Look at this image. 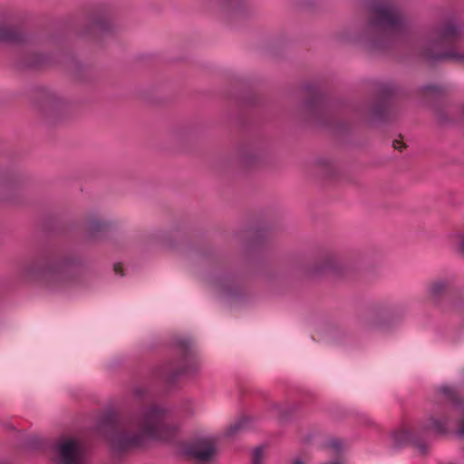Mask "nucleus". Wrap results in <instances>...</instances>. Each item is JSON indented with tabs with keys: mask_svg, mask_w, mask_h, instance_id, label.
<instances>
[{
	"mask_svg": "<svg viewBox=\"0 0 464 464\" xmlns=\"http://www.w3.org/2000/svg\"><path fill=\"white\" fill-rule=\"evenodd\" d=\"M136 394H137L138 396H140V390H136Z\"/></svg>",
	"mask_w": 464,
	"mask_h": 464,
	"instance_id": "f3484780",
	"label": "nucleus"
},
{
	"mask_svg": "<svg viewBox=\"0 0 464 464\" xmlns=\"http://www.w3.org/2000/svg\"><path fill=\"white\" fill-rule=\"evenodd\" d=\"M59 464H87L84 445L74 439L63 438L55 447Z\"/></svg>",
	"mask_w": 464,
	"mask_h": 464,
	"instance_id": "39448f33",
	"label": "nucleus"
},
{
	"mask_svg": "<svg viewBox=\"0 0 464 464\" xmlns=\"http://www.w3.org/2000/svg\"><path fill=\"white\" fill-rule=\"evenodd\" d=\"M453 279L450 276L437 277L431 280L427 286L429 299L437 306L443 307V298L449 293Z\"/></svg>",
	"mask_w": 464,
	"mask_h": 464,
	"instance_id": "0eeeda50",
	"label": "nucleus"
},
{
	"mask_svg": "<svg viewBox=\"0 0 464 464\" xmlns=\"http://www.w3.org/2000/svg\"><path fill=\"white\" fill-rule=\"evenodd\" d=\"M394 149L401 150V148L404 146V143L402 140H395L392 143Z\"/></svg>",
	"mask_w": 464,
	"mask_h": 464,
	"instance_id": "ddd939ff",
	"label": "nucleus"
},
{
	"mask_svg": "<svg viewBox=\"0 0 464 464\" xmlns=\"http://www.w3.org/2000/svg\"><path fill=\"white\" fill-rule=\"evenodd\" d=\"M461 27L455 18H446L434 25L422 51L429 62L450 61L464 66Z\"/></svg>",
	"mask_w": 464,
	"mask_h": 464,
	"instance_id": "f03ea898",
	"label": "nucleus"
},
{
	"mask_svg": "<svg viewBox=\"0 0 464 464\" xmlns=\"http://www.w3.org/2000/svg\"><path fill=\"white\" fill-rule=\"evenodd\" d=\"M216 453V444L212 438H201L185 449V454L200 461H209Z\"/></svg>",
	"mask_w": 464,
	"mask_h": 464,
	"instance_id": "423d86ee",
	"label": "nucleus"
},
{
	"mask_svg": "<svg viewBox=\"0 0 464 464\" xmlns=\"http://www.w3.org/2000/svg\"><path fill=\"white\" fill-rule=\"evenodd\" d=\"M293 464H304L299 459H296Z\"/></svg>",
	"mask_w": 464,
	"mask_h": 464,
	"instance_id": "dca6fc26",
	"label": "nucleus"
},
{
	"mask_svg": "<svg viewBox=\"0 0 464 464\" xmlns=\"http://www.w3.org/2000/svg\"><path fill=\"white\" fill-rule=\"evenodd\" d=\"M176 433L177 428L165 420V411L153 404L117 429L111 440L116 449L126 450L141 446L150 440L171 441Z\"/></svg>",
	"mask_w": 464,
	"mask_h": 464,
	"instance_id": "f257e3e1",
	"label": "nucleus"
},
{
	"mask_svg": "<svg viewBox=\"0 0 464 464\" xmlns=\"http://www.w3.org/2000/svg\"><path fill=\"white\" fill-rule=\"evenodd\" d=\"M407 441H408V446H414L416 445L413 440H412V438L410 434V431L408 430V439H407Z\"/></svg>",
	"mask_w": 464,
	"mask_h": 464,
	"instance_id": "2eb2a0df",
	"label": "nucleus"
},
{
	"mask_svg": "<svg viewBox=\"0 0 464 464\" xmlns=\"http://www.w3.org/2000/svg\"><path fill=\"white\" fill-rule=\"evenodd\" d=\"M407 44H408V45L410 44V42H409V41L407 42Z\"/></svg>",
	"mask_w": 464,
	"mask_h": 464,
	"instance_id": "a211bd4d",
	"label": "nucleus"
},
{
	"mask_svg": "<svg viewBox=\"0 0 464 464\" xmlns=\"http://www.w3.org/2000/svg\"><path fill=\"white\" fill-rule=\"evenodd\" d=\"M392 437H393V440L400 445V444L403 443V441L406 438V434L403 430H401L397 432H394Z\"/></svg>",
	"mask_w": 464,
	"mask_h": 464,
	"instance_id": "9b49d317",
	"label": "nucleus"
},
{
	"mask_svg": "<svg viewBox=\"0 0 464 464\" xmlns=\"http://www.w3.org/2000/svg\"><path fill=\"white\" fill-rule=\"evenodd\" d=\"M263 458V450L261 448H257L253 452L252 461L253 464H260L261 459Z\"/></svg>",
	"mask_w": 464,
	"mask_h": 464,
	"instance_id": "9d476101",
	"label": "nucleus"
},
{
	"mask_svg": "<svg viewBox=\"0 0 464 464\" xmlns=\"http://www.w3.org/2000/svg\"><path fill=\"white\" fill-rule=\"evenodd\" d=\"M17 39V32L14 28L0 24V41L13 42Z\"/></svg>",
	"mask_w": 464,
	"mask_h": 464,
	"instance_id": "6e6552de",
	"label": "nucleus"
},
{
	"mask_svg": "<svg viewBox=\"0 0 464 464\" xmlns=\"http://www.w3.org/2000/svg\"><path fill=\"white\" fill-rule=\"evenodd\" d=\"M114 271L116 274H120L121 276H123L121 264H116L114 266Z\"/></svg>",
	"mask_w": 464,
	"mask_h": 464,
	"instance_id": "4468645a",
	"label": "nucleus"
},
{
	"mask_svg": "<svg viewBox=\"0 0 464 464\" xmlns=\"http://www.w3.org/2000/svg\"><path fill=\"white\" fill-rule=\"evenodd\" d=\"M456 244L458 245L459 251L464 253V230L456 236Z\"/></svg>",
	"mask_w": 464,
	"mask_h": 464,
	"instance_id": "f8f14e48",
	"label": "nucleus"
},
{
	"mask_svg": "<svg viewBox=\"0 0 464 464\" xmlns=\"http://www.w3.org/2000/svg\"><path fill=\"white\" fill-rule=\"evenodd\" d=\"M441 394L452 402V409L444 408L435 411L427 420L426 429L437 434L444 435L449 431L451 419L450 414H461L458 420V431L464 435V399H461L451 386H441Z\"/></svg>",
	"mask_w": 464,
	"mask_h": 464,
	"instance_id": "7ed1b4c3",
	"label": "nucleus"
},
{
	"mask_svg": "<svg viewBox=\"0 0 464 464\" xmlns=\"http://www.w3.org/2000/svg\"><path fill=\"white\" fill-rule=\"evenodd\" d=\"M445 92V88L438 85H429L423 90L424 95H440Z\"/></svg>",
	"mask_w": 464,
	"mask_h": 464,
	"instance_id": "1a4fd4ad",
	"label": "nucleus"
},
{
	"mask_svg": "<svg viewBox=\"0 0 464 464\" xmlns=\"http://www.w3.org/2000/svg\"><path fill=\"white\" fill-rule=\"evenodd\" d=\"M368 25L377 32L398 34L402 30V17L395 7L379 3L372 9Z\"/></svg>",
	"mask_w": 464,
	"mask_h": 464,
	"instance_id": "20e7f679",
	"label": "nucleus"
}]
</instances>
